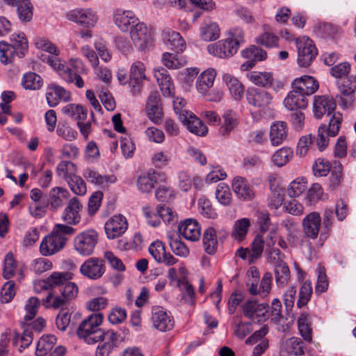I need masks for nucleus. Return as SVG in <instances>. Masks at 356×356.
Here are the masks:
<instances>
[{
	"instance_id": "f257e3e1",
	"label": "nucleus",
	"mask_w": 356,
	"mask_h": 356,
	"mask_svg": "<svg viewBox=\"0 0 356 356\" xmlns=\"http://www.w3.org/2000/svg\"><path fill=\"white\" fill-rule=\"evenodd\" d=\"M322 219L320 213L312 211L307 214L302 220V238L300 246L307 248L309 252L319 249L316 243L320 237Z\"/></svg>"
},
{
	"instance_id": "f03ea898",
	"label": "nucleus",
	"mask_w": 356,
	"mask_h": 356,
	"mask_svg": "<svg viewBox=\"0 0 356 356\" xmlns=\"http://www.w3.org/2000/svg\"><path fill=\"white\" fill-rule=\"evenodd\" d=\"M74 229L69 225H57L52 233L45 236L40 246V253L43 256H51L60 251L66 244L65 235L74 234Z\"/></svg>"
},
{
	"instance_id": "7ed1b4c3",
	"label": "nucleus",
	"mask_w": 356,
	"mask_h": 356,
	"mask_svg": "<svg viewBox=\"0 0 356 356\" xmlns=\"http://www.w3.org/2000/svg\"><path fill=\"white\" fill-rule=\"evenodd\" d=\"M28 40L24 33H13L10 44L0 42V59L1 63L8 65L13 62L15 58H22L28 50Z\"/></svg>"
},
{
	"instance_id": "20e7f679",
	"label": "nucleus",
	"mask_w": 356,
	"mask_h": 356,
	"mask_svg": "<svg viewBox=\"0 0 356 356\" xmlns=\"http://www.w3.org/2000/svg\"><path fill=\"white\" fill-rule=\"evenodd\" d=\"M102 321L103 315L101 313L92 314L88 316L77 328L76 334L79 338L88 344L97 343L106 332L99 327Z\"/></svg>"
},
{
	"instance_id": "39448f33",
	"label": "nucleus",
	"mask_w": 356,
	"mask_h": 356,
	"mask_svg": "<svg viewBox=\"0 0 356 356\" xmlns=\"http://www.w3.org/2000/svg\"><path fill=\"white\" fill-rule=\"evenodd\" d=\"M97 232L88 229L77 234L74 239V250L82 256H89L94 252L98 243Z\"/></svg>"
},
{
	"instance_id": "423d86ee",
	"label": "nucleus",
	"mask_w": 356,
	"mask_h": 356,
	"mask_svg": "<svg viewBox=\"0 0 356 356\" xmlns=\"http://www.w3.org/2000/svg\"><path fill=\"white\" fill-rule=\"evenodd\" d=\"M278 230L279 225L273 224L265 234H260L262 235L263 240L264 241L265 251L269 255L274 254L277 257L280 255V250L275 247L276 243L284 250L288 248L286 240L282 236L279 234Z\"/></svg>"
},
{
	"instance_id": "0eeeda50",
	"label": "nucleus",
	"mask_w": 356,
	"mask_h": 356,
	"mask_svg": "<svg viewBox=\"0 0 356 356\" xmlns=\"http://www.w3.org/2000/svg\"><path fill=\"white\" fill-rule=\"evenodd\" d=\"M298 63L301 67H308L317 55V49L313 41L307 37L296 40Z\"/></svg>"
},
{
	"instance_id": "6e6552de",
	"label": "nucleus",
	"mask_w": 356,
	"mask_h": 356,
	"mask_svg": "<svg viewBox=\"0 0 356 356\" xmlns=\"http://www.w3.org/2000/svg\"><path fill=\"white\" fill-rule=\"evenodd\" d=\"M340 92L339 105L343 108H348L353 105V93L356 91V75H349L338 82Z\"/></svg>"
},
{
	"instance_id": "1a4fd4ad",
	"label": "nucleus",
	"mask_w": 356,
	"mask_h": 356,
	"mask_svg": "<svg viewBox=\"0 0 356 356\" xmlns=\"http://www.w3.org/2000/svg\"><path fill=\"white\" fill-rule=\"evenodd\" d=\"M67 19L84 28L94 27L98 21L97 15L92 8H76L66 14Z\"/></svg>"
},
{
	"instance_id": "9d476101",
	"label": "nucleus",
	"mask_w": 356,
	"mask_h": 356,
	"mask_svg": "<svg viewBox=\"0 0 356 356\" xmlns=\"http://www.w3.org/2000/svg\"><path fill=\"white\" fill-rule=\"evenodd\" d=\"M105 270L104 261L99 257L88 258L80 266L81 274L92 280L102 277Z\"/></svg>"
},
{
	"instance_id": "9b49d317",
	"label": "nucleus",
	"mask_w": 356,
	"mask_h": 356,
	"mask_svg": "<svg viewBox=\"0 0 356 356\" xmlns=\"http://www.w3.org/2000/svg\"><path fill=\"white\" fill-rule=\"evenodd\" d=\"M151 321L152 326L161 332L170 331L175 325V321L170 313L161 307H152Z\"/></svg>"
},
{
	"instance_id": "f8f14e48",
	"label": "nucleus",
	"mask_w": 356,
	"mask_h": 356,
	"mask_svg": "<svg viewBox=\"0 0 356 356\" xmlns=\"http://www.w3.org/2000/svg\"><path fill=\"white\" fill-rule=\"evenodd\" d=\"M145 70L146 67L141 61L137 60L131 64L128 85L132 94H136L141 90L143 82L147 79Z\"/></svg>"
},
{
	"instance_id": "ddd939ff",
	"label": "nucleus",
	"mask_w": 356,
	"mask_h": 356,
	"mask_svg": "<svg viewBox=\"0 0 356 356\" xmlns=\"http://www.w3.org/2000/svg\"><path fill=\"white\" fill-rule=\"evenodd\" d=\"M128 228L127 218L122 214H116L110 218L105 223V232L109 239L121 236Z\"/></svg>"
},
{
	"instance_id": "4468645a",
	"label": "nucleus",
	"mask_w": 356,
	"mask_h": 356,
	"mask_svg": "<svg viewBox=\"0 0 356 356\" xmlns=\"http://www.w3.org/2000/svg\"><path fill=\"white\" fill-rule=\"evenodd\" d=\"M129 31L132 41L141 50L152 40V33L143 22L138 21Z\"/></svg>"
},
{
	"instance_id": "2eb2a0df",
	"label": "nucleus",
	"mask_w": 356,
	"mask_h": 356,
	"mask_svg": "<svg viewBox=\"0 0 356 356\" xmlns=\"http://www.w3.org/2000/svg\"><path fill=\"white\" fill-rule=\"evenodd\" d=\"M113 19L116 26L122 32H128L138 21L133 11L115 9L113 13Z\"/></svg>"
},
{
	"instance_id": "dca6fc26",
	"label": "nucleus",
	"mask_w": 356,
	"mask_h": 356,
	"mask_svg": "<svg viewBox=\"0 0 356 356\" xmlns=\"http://www.w3.org/2000/svg\"><path fill=\"white\" fill-rule=\"evenodd\" d=\"M232 186L236 197L241 200L250 201L255 196L253 186L243 177H235L232 179Z\"/></svg>"
},
{
	"instance_id": "f3484780",
	"label": "nucleus",
	"mask_w": 356,
	"mask_h": 356,
	"mask_svg": "<svg viewBox=\"0 0 356 356\" xmlns=\"http://www.w3.org/2000/svg\"><path fill=\"white\" fill-rule=\"evenodd\" d=\"M101 337V339L96 351L95 356H109L115 347H116L119 334L113 330H108Z\"/></svg>"
},
{
	"instance_id": "a211bd4d",
	"label": "nucleus",
	"mask_w": 356,
	"mask_h": 356,
	"mask_svg": "<svg viewBox=\"0 0 356 356\" xmlns=\"http://www.w3.org/2000/svg\"><path fill=\"white\" fill-rule=\"evenodd\" d=\"M209 53L214 56L220 58H226L232 56L235 54L238 48L236 45L228 38L226 40H221L218 42L209 44L207 47Z\"/></svg>"
},
{
	"instance_id": "6ab92c4d",
	"label": "nucleus",
	"mask_w": 356,
	"mask_h": 356,
	"mask_svg": "<svg viewBox=\"0 0 356 356\" xmlns=\"http://www.w3.org/2000/svg\"><path fill=\"white\" fill-rule=\"evenodd\" d=\"M179 233L186 240L197 241L201 236V227L197 220L186 219L179 222Z\"/></svg>"
},
{
	"instance_id": "aec40b11",
	"label": "nucleus",
	"mask_w": 356,
	"mask_h": 356,
	"mask_svg": "<svg viewBox=\"0 0 356 356\" xmlns=\"http://www.w3.org/2000/svg\"><path fill=\"white\" fill-rule=\"evenodd\" d=\"M180 121L191 133L195 135L204 136L208 131L207 126L191 112L181 113Z\"/></svg>"
},
{
	"instance_id": "412c9836",
	"label": "nucleus",
	"mask_w": 356,
	"mask_h": 356,
	"mask_svg": "<svg viewBox=\"0 0 356 356\" xmlns=\"http://www.w3.org/2000/svg\"><path fill=\"white\" fill-rule=\"evenodd\" d=\"M336 108L334 99L327 95L316 96L314 100V114L315 118H321L323 115L331 114Z\"/></svg>"
},
{
	"instance_id": "4be33fe9",
	"label": "nucleus",
	"mask_w": 356,
	"mask_h": 356,
	"mask_svg": "<svg viewBox=\"0 0 356 356\" xmlns=\"http://www.w3.org/2000/svg\"><path fill=\"white\" fill-rule=\"evenodd\" d=\"M217 234L223 237L227 235V232L223 229L217 230L213 227H209L203 233L202 241L204 250L209 254H214L217 250Z\"/></svg>"
},
{
	"instance_id": "5701e85b",
	"label": "nucleus",
	"mask_w": 356,
	"mask_h": 356,
	"mask_svg": "<svg viewBox=\"0 0 356 356\" xmlns=\"http://www.w3.org/2000/svg\"><path fill=\"white\" fill-rule=\"evenodd\" d=\"M149 252L153 258L159 263H163L168 266L174 265L177 262L170 253H167L164 244L160 241H156L151 243Z\"/></svg>"
},
{
	"instance_id": "b1692460",
	"label": "nucleus",
	"mask_w": 356,
	"mask_h": 356,
	"mask_svg": "<svg viewBox=\"0 0 356 356\" xmlns=\"http://www.w3.org/2000/svg\"><path fill=\"white\" fill-rule=\"evenodd\" d=\"M82 204L77 197L70 199L63 213V219L68 224L76 225L81 220Z\"/></svg>"
},
{
	"instance_id": "393cba45",
	"label": "nucleus",
	"mask_w": 356,
	"mask_h": 356,
	"mask_svg": "<svg viewBox=\"0 0 356 356\" xmlns=\"http://www.w3.org/2000/svg\"><path fill=\"white\" fill-rule=\"evenodd\" d=\"M243 312L247 318L261 321L265 318L267 312V305L264 303L259 304L257 301L249 300L243 305Z\"/></svg>"
},
{
	"instance_id": "a878e982",
	"label": "nucleus",
	"mask_w": 356,
	"mask_h": 356,
	"mask_svg": "<svg viewBox=\"0 0 356 356\" xmlns=\"http://www.w3.org/2000/svg\"><path fill=\"white\" fill-rule=\"evenodd\" d=\"M247 100L254 107L265 108L272 102V96L266 90L252 88L248 90Z\"/></svg>"
},
{
	"instance_id": "bb28decb",
	"label": "nucleus",
	"mask_w": 356,
	"mask_h": 356,
	"mask_svg": "<svg viewBox=\"0 0 356 356\" xmlns=\"http://www.w3.org/2000/svg\"><path fill=\"white\" fill-rule=\"evenodd\" d=\"M70 196V193L67 188L60 186H54L49 191L47 204L53 209H58L64 205L65 201L69 199Z\"/></svg>"
},
{
	"instance_id": "cd10ccee",
	"label": "nucleus",
	"mask_w": 356,
	"mask_h": 356,
	"mask_svg": "<svg viewBox=\"0 0 356 356\" xmlns=\"http://www.w3.org/2000/svg\"><path fill=\"white\" fill-rule=\"evenodd\" d=\"M46 99L49 106H56L59 101L68 102L71 99L70 92L64 88L52 84L48 88Z\"/></svg>"
},
{
	"instance_id": "c85d7f7f",
	"label": "nucleus",
	"mask_w": 356,
	"mask_h": 356,
	"mask_svg": "<svg viewBox=\"0 0 356 356\" xmlns=\"http://www.w3.org/2000/svg\"><path fill=\"white\" fill-rule=\"evenodd\" d=\"M147 115L150 120L154 123H159L163 113L160 104L159 95L156 92L150 93L147 101Z\"/></svg>"
},
{
	"instance_id": "c756f323",
	"label": "nucleus",
	"mask_w": 356,
	"mask_h": 356,
	"mask_svg": "<svg viewBox=\"0 0 356 356\" xmlns=\"http://www.w3.org/2000/svg\"><path fill=\"white\" fill-rule=\"evenodd\" d=\"M284 105L290 111L304 109L307 106V97L295 88L284 99Z\"/></svg>"
},
{
	"instance_id": "7c9ffc66",
	"label": "nucleus",
	"mask_w": 356,
	"mask_h": 356,
	"mask_svg": "<svg viewBox=\"0 0 356 356\" xmlns=\"http://www.w3.org/2000/svg\"><path fill=\"white\" fill-rule=\"evenodd\" d=\"M318 81L312 76H302L293 82V88L302 92L305 96L314 94L318 89Z\"/></svg>"
},
{
	"instance_id": "2f4dec72",
	"label": "nucleus",
	"mask_w": 356,
	"mask_h": 356,
	"mask_svg": "<svg viewBox=\"0 0 356 356\" xmlns=\"http://www.w3.org/2000/svg\"><path fill=\"white\" fill-rule=\"evenodd\" d=\"M165 43L172 50L181 53L186 49V42L178 32L165 30L163 32Z\"/></svg>"
},
{
	"instance_id": "473e14b6",
	"label": "nucleus",
	"mask_w": 356,
	"mask_h": 356,
	"mask_svg": "<svg viewBox=\"0 0 356 356\" xmlns=\"http://www.w3.org/2000/svg\"><path fill=\"white\" fill-rule=\"evenodd\" d=\"M83 176L88 181L102 188L116 181V177L114 175H102L91 168H87L83 173Z\"/></svg>"
},
{
	"instance_id": "72a5a7b5",
	"label": "nucleus",
	"mask_w": 356,
	"mask_h": 356,
	"mask_svg": "<svg viewBox=\"0 0 356 356\" xmlns=\"http://www.w3.org/2000/svg\"><path fill=\"white\" fill-rule=\"evenodd\" d=\"M288 134L287 124L285 122L277 121L274 122L270 130V140L274 146L280 145L286 140Z\"/></svg>"
},
{
	"instance_id": "f704fd0d",
	"label": "nucleus",
	"mask_w": 356,
	"mask_h": 356,
	"mask_svg": "<svg viewBox=\"0 0 356 356\" xmlns=\"http://www.w3.org/2000/svg\"><path fill=\"white\" fill-rule=\"evenodd\" d=\"M238 124V119L236 113L232 110H227L222 115L219 133L223 136H227Z\"/></svg>"
},
{
	"instance_id": "c9c22d12",
	"label": "nucleus",
	"mask_w": 356,
	"mask_h": 356,
	"mask_svg": "<svg viewBox=\"0 0 356 356\" xmlns=\"http://www.w3.org/2000/svg\"><path fill=\"white\" fill-rule=\"evenodd\" d=\"M216 76V70L209 68L201 73L196 81V89L200 94L205 93L214 83Z\"/></svg>"
},
{
	"instance_id": "e433bc0d",
	"label": "nucleus",
	"mask_w": 356,
	"mask_h": 356,
	"mask_svg": "<svg viewBox=\"0 0 356 356\" xmlns=\"http://www.w3.org/2000/svg\"><path fill=\"white\" fill-rule=\"evenodd\" d=\"M159 174L149 170L140 175L137 179L138 189L142 193H149L154 187Z\"/></svg>"
},
{
	"instance_id": "4c0bfd02",
	"label": "nucleus",
	"mask_w": 356,
	"mask_h": 356,
	"mask_svg": "<svg viewBox=\"0 0 356 356\" xmlns=\"http://www.w3.org/2000/svg\"><path fill=\"white\" fill-rule=\"evenodd\" d=\"M43 60L47 62L56 70L63 79L65 81H71L70 72L72 70L67 66L65 62L60 60L58 56H47Z\"/></svg>"
},
{
	"instance_id": "58836bf2",
	"label": "nucleus",
	"mask_w": 356,
	"mask_h": 356,
	"mask_svg": "<svg viewBox=\"0 0 356 356\" xmlns=\"http://www.w3.org/2000/svg\"><path fill=\"white\" fill-rule=\"evenodd\" d=\"M323 225V227L321 230L320 237L316 243V247L321 248L325 241L328 238L330 234V231L333 224V211L331 209H326L324 211Z\"/></svg>"
},
{
	"instance_id": "ea45409f",
	"label": "nucleus",
	"mask_w": 356,
	"mask_h": 356,
	"mask_svg": "<svg viewBox=\"0 0 356 356\" xmlns=\"http://www.w3.org/2000/svg\"><path fill=\"white\" fill-rule=\"evenodd\" d=\"M200 38L207 42L214 41L220 35V29L217 22H204L200 29Z\"/></svg>"
},
{
	"instance_id": "a19ab883",
	"label": "nucleus",
	"mask_w": 356,
	"mask_h": 356,
	"mask_svg": "<svg viewBox=\"0 0 356 356\" xmlns=\"http://www.w3.org/2000/svg\"><path fill=\"white\" fill-rule=\"evenodd\" d=\"M222 80L232 97L235 100H240L244 92L243 84L236 77L229 74H225L222 76Z\"/></svg>"
},
{
	"instance_id": "79ce46f5",
	"label": "nucleus",
	"mask_w": 356,
	"mask_h": 356,
	"mask_svg": "<svg viewBox=\"0 0 356 356\" xmlns=\"http://www.w3.org/2000/svg\"><path fill=\"white\" fill-rule=\"evenodd\" d=\"M246 76L250 82L258 86L268 88L273 84V76L269 72L252 71L248 72Z\"/></svg>"
},
{
	"instance_id": "37998d69",
	"label": "nucleus",
	"mask_w": 356,
	"mask_h": 356,
	"mask_svg": "<svg viewBox=\"0 0 356 356\" xmlns=\"http://www.w3.org/2000/svg\"><path fill=\"white\" fill-rule=\"evenodd\" d=\"M282 349L288 354L300 356L304 354V343L301 339L292 337L283 341Z\"/></svg>"
},
{
	"instance_id": "c03bdc74",
	"label": "nucleus",
	"mask_w": 356,
	"mask_h": 356,
	"mask_svg": "<svg viewBox=\"0 0 356 356\" xmlns=\"http://www.w3.org/2000/svg\"><path fill=\"white\" fill-rule=\"evenodd\" d=\"M167 239L172 251L176 255L181 257H186L189 255L190 250L181 241L177 234L168 233Z\"/></svg>"
},
{
	"instance_id": "a18cd8bd",
	"label": "nucleus",
	"mask_w": 356,
	"mask_h": 356,
	"mask_svg": "<svg viewBox=\"0 0 356 356\" xmlns=\"http://www.w3.org/2000/svg\"><path fill=\"white\" fill-rule=\"evenodd\" d=\"M72 277L73 274L70 272H54L47 278L45 284L51 288L58 286L60 290Z\"/></svg>"
},
{
	"instance_id": "49530a36",
	"label": "nucleus",
	"mask_w": 356,
	"mask_h": 356,
	"mask_svg": "<svg viewBox=\"0 0 356 356\" xmlns=\"http://www.w3.org/2000/svg\"><path fill=\"white\" fill-rule=\"evenodd\" d=\"M250 220L248 218H242L235 221L232 236L237 241H242L246 237L250 227Z\"/></svg>"
},
{
	"instance_id": "de8ad7c7",
	"label": "nucleus",
	"mask_w": 356,
	"mask_h": 356,
	"mask_svg": "<svg viewBox=\"0 0 356 356\" xmlns=\"http://www.w3.org/2000/svg\"><path fill=\"white\" fill-rule=\"evenodd\" d=\"M61 111L64 115L76 120L77 122L80 120H86L88 115L83 106L76 104H67L62 108Z\"/></svg>"
},
{
	"instance_id": "09e8293b",
	"label": "nucleus",
	"mask_w": 356,
	"mask_h": 356,
	"mask_svg": "<svg viewBox=\"0 0 356 356\" xmlns=\"http://www.w3.org/2000/svg\"><path fill=\"white\" fill-rule=\"evenodd\" d=\"M77 168L74 163L71 161H60L56 166V175L64 180L69 181L76 175Z\"/></svg>"
},
{
	"instance_id": "8fccbe9b",
	"label": "nucleus",
	"mask_w": 356,
	"mask_h": 356,
	"mask_svg": "<svg viewBox=\"0 0 356 356\" xmlns=\"http://www.w3.org/2000/svg\"><path fill=\"white\" fill-rule=\"evenodd\" d=\"M162 63L169 69H179L186 64V59L177 54L165 52L162 55Z\"/></svg>"
},
{
	"instance_id": "3c124183",
	"label": "nucleus",
	"mask_w": 356,
	"mask_h": 356,
	"mask_svg": "<svg viewBox=\"0 0 356 356\" xmlns=\"http://www.w3.org/2000/svg\"><path fill=\"white\" fill-rule=\"evenodd\" d=\"M43 81L41 76L35 72L26 73L22 79V85L26 90H39Z\"/></svg>"
},
{
	"instance_id": "603ef678",
	"label": "nucleus",
	"mask_w": 356,
	"mask_h": 356,
	"mask_svg": "<svg viewBox=\"0 0 356 356\" xmlns=\"http://www.w3.org/2000/svg\"><path fill=\"white\" fill-rule=\"evenodd\" d=\"M293 156V151L290 147H282L276 151L272 156V161L278 167L288 163Z\"/></svg>"
},
{
	"instance_id": "864d4df0",
	"label": "nucleus",
	"mask_w": 356,
	"mask_h": 356,
	"mask_svg": "<svg viewBox=\"0 0 356 356\" xmlns=\"http://www.w3.org/2000/svg\"><path fill=\"white\" fill-rule=\"evenodd\" d=\"M56 338L54 335L42 336L38 341L36 346V355L44 356L51 351L56 344Z\"/></svg>"
},
{
	"instance_id": "5fc2aeb1",
	"label": "nucleus",
	"mask_w": 356,
	"mask_h": 356,
	"mask_svg": "<svg viewBox=\"0 0 356 356\" xmlns=\"http://www.w3.org/2000/svg\"><path fill=\"white\" fill-rule=\"evenodd\" d=\"M178 287L185 302L190 305H193L195 302V291L193 286L185 279H183L178 281Z\"/></svg>"
},
{
	"instance_id": "6e6d98bb",
	"label": "nucleus",
	"mask_w": 356,
	"mask_h": 356,
	"mask_svg": "<svg viewBox=\"0 0 356 356\" xmlns=\"http://www.w3.org/2000/svg\"><path fill=\"white\" fill-rule=\"evenodd\" d=\"M197 207L200 213L207 218L214 219L218 216L210 200L204 196L198 199Z\"/></svg>"
},
{
	"instance_id": "4d7b16f0",
	"label": "nucleus",
	"mask_w": 356,
	"mask_h": 356,
	"mask_svg": "<svg viewBox=\"0 0 356 356\" xmlns=\"http://www.w3.org/2000/svg\"><path fill=\"white\" fill-rule=\"evenodd\" d=\"M17 14L22 22H29L33 17V6L29 0H21L17 5Z\"/></svg>"
},
{
	"instance_id": "13d9d810",
	"label": "nucleus",
	"mask_w": 356,
	"mask_h": 356,
	"mask_svg": "<svg viewBox=\"0 0 356 356\" xmlns=\"http://www.w3.org/2000/svg\"><path fill=\"white\" fill-rule=\"evenodd\" d=\"M241 54L244 58L254 60L255 63L265 60L267 57L266 51L255 45L243 50Z\"/></svg>"
},
{
	"instance_id": "bf43d9fd",
	"label": "nucleus",
	"mask_w": 356,
	"mask_h": 356,
	"mask_svg": "<svg viewBox=\"0 0 356 356\" xmlns=\"http://www.w3.org/2000/svg\"><path fill=\"white\" fill-rule=\"evenodd\" d=\"M276 282L280 286L286 284L290 279V270L284 262L278 263L275 267Z\"/></svg>"
},
{
	"instance_id": "052dcab7",
	"label": "nucleus",
	"mask_w": 356,
	"mask_h": 356,
	"mask_svg": "<svg viewBox=\"0 0 356 356\" xmlns=\"http://www.w3.org/2000/svg\"><path fill=\"white\" fill-rule=\"evenodd\" d=\"M157 213L165 224L175 225L178 222V215L171 208L159 205L156 207Z\"/></svg>"
},
{
	"instance_id": "680f3d73",
	"label": "nucleus",
	"mask_w": 356,
	"mask_h": 356,
	"mask_svg": "<svg viewBox=\"0 0 356 356\" xmlns=\"http://www.w3.org/2000/svg\"><path fill=\"white\" fill-rule=\"evenodd\" d=\"M216 197L218 202L223 206H228L232 202V193L229 186L224 184H219L216 189Z\"/></svg>"
},
{
	"instance_id": "e2e57ef3",
	"label": "nucleus",
	"mask_w": 356,
	"mask_h": 356,
	"mask_svg": "<svg viewBox=\"0 0 356 356\" xmlns=\"http://www.w3.org/2000/svg\"><path fill=\"white\" fill-rule=\"evenodd\" d=\"M18 270L17 261L14 259L13 254L8 252L4 259L3 277L8 280L13 277Z\"/></svg>"
},
{
	"instance_id": "0e129e2a",
	"label": "nucleus",
	"mask_w": 356,
	"mask_h": 356,
	"mask_svg": "<svg viewBox=\"0 0 356 356\" xmlns=\"http://www.w3.org/2000/svg\"><path fill=\"white\" fill-rule=\"evenodd\" d=\"M271 193L269 197L268 206L270 209H277L283 204L284 195L282 188L278 186H270Z\"/></svg>"
},
{
	"instance_id": "69168bd1",
	"label": "nucleus",
	"mask_w": 356,
	"mask_h": 356,
	"mask_svg": "<svg viewBox=\"0 0 356 356\" xmlns=\"http://www.w3.org/2000/svg\"><path fill=\"white\" fill-rule=\"evenodd\" d=\"M307 188V181L305 178L298 177L291 181L287 188L289 197H296L300 195Z\"/></svg>"
},
{
	"instance_id": "338daca9",
	"label": "nucleus",
	"mask_w": 356,
	"mask_h": 356,
	"mask_svg": "<svg viewBox=\"0 0 356 356\" xmlns=\"http://www.w3.org/2000/svg\"><path fill=\"white\" fill-rule=\"evenodd\" d=\"M70 190L76 195L83 196L87 192V187L84 180L77 175L67 181Z\"/></svg>"
},
{
	"instance_id": "774afa93",
	"label": "nucleus",
	"mask_w": 356,
	"mask_h": 356,
	"mask_svg": "<svg viewBox=\"0 0 356 356\" xmlns=\"http://www.w3.org/2000/svg\"><path fill=\"white\" fill-rule=\"evenodd\" d=\"M279 42V38L273 33L265 31L256 38V42L258 44L264 46L267 48L277 47Z\"/></svg>"
}]
</instances>
